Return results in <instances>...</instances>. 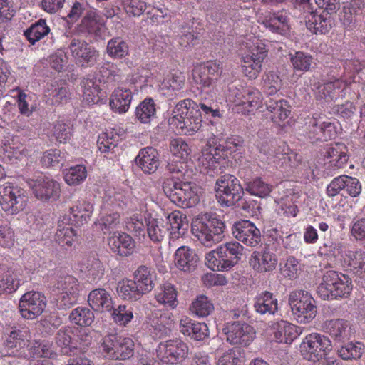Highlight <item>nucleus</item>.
Wrapping results in <instances>:
<instances>
[{
  "label": "nucleus",
  "instance_id": "1",
  "mask_svg": "<svg viewBox=\"0 0 365 365\" xmlns=\"http://www.w3.org/2000/svg\"><path fill=\"white\" fill-rule=\"evenodd\" d=\"M240 146V140L236 138H227L222 143H217L216 138H209L202 148L201 155L198 158L200 172L214 175L221 169L222 162L229 155L236 152Z\"/></svg>",
  "mask_w": 365,
  "mask_h": 365
},
{
  "label": "nucleus",
  "instance_id": "2",
  "mask_svg": "<svg viewBox=\"0 0 365 365\" xmlns=\"http://www.w3.org/2000/svg\"><path fill=\"white\" fill-rule=\"evenodd\" d=\"M169 123L182 135H193L202 127V118L197 103L191 98L180 101L172 110Z\"/></svg>",
  "mask_w": 365,
  "mask_h": 365
},
{
  "label": "nucleus",
  "instance_id": "3",
  "mask_svg": "<svg viewBox=\"0 0 365 365\" xmlns=\"http://www.w3.org/2000/svg\"><path fill=\"white\" fill-rule=\"evenodd\" d=\"M164 193L176 205L181 207H191L200 201L197 186L179 177L167 176L162 185Z\"/></svg>",
  "mask_w": 365,
  "mask_h": 365
},
{
  "label": "nucleus",
  "instance_id": "4",
  "mask_svg": "<svg viewBox=\"0 0 365 365\" xmlns=\"http://www.w3.org/2000/svg\"><path fill=\"white\" fill-rule=\"evenodd\" d=\"M91 220V212L83 205L71 207L68 214L61 216L58 222L56 240L63 246H71L76 238V232L73 227L75 222L78 226L87 223Z\"/></svg>",
  "mask_w": 365,
  "mask_h": 365
},
{
  "label": "nucleus",
  "instance_id": "5",
  "mask_svg": "<svg viewBox=\"0 0 365 365\" xmlns=\"http://www.w3.org/2000/svg\"><path fill=\"white\" fill-rule=\"evenodd\" d=\"M353 289L349 277L341 272L329 270L324 273L317 293L324 300L346 299Z\"/></svg>",
  "mask_w": 365,
  "mask_h": 365
},
{
  "label": "nucleus",
  "instance_id": "6",
  "mask_svg": "<svg viewBox=\"0 0 365 365\" xmlns=\"http://www.w3.org/2000/svg\"><path fill=\"white\" fill-rule=\"evenodd\" d=\"M262 93L255 87H234L229 90L228 101L232 110L244 115L254 114L262 106Z\"/></svg>",
  "mask_w": 365,
  "mask_h": 365
},
{
  "label": "nucleus",
  "instance_id": "7",
  "mask_svg": "<svg viewBox=\"0 0 365 365\" xmlns=\"http://www.w3.org/2000/svg\"><path fill=\"white\" fill-rule=\"evenodd\" d=\"M247 50L242 56V69L249 79H256L262 70L268 49L262 40L255 37L246 43Z\"/></svg>",
  "mask_w": 365,
  "mask_h": 365
},
{
  "label": "nucleus",
  "instance_id": "8",
  "mask_svg": "<svg viewBox=\"0 0 365 365\" xmlns=\"http://www.w3.org/2000/svg\"><path fill=\"white\" fill-rule=\"evenodd\" d=\"M331 350L332 342L330 338L318 332H312L306 335L299 347L302 357L312 362L327 358Z\"/></svg>",
  "mask_w": 365,
  "mask_h": 365
},
{
  "label": "nucleus",
  "instance_id": "9",
  "mask_svg": "<svg viewBox=\"0 0 365 365\" xmlns=\"http://www.w3.org/2000/svg\"><path fill=\"white\" fill-rule=\"evenodd\" d=\"M225 224L211 214L206 213L192 222V232L207 246L218 242L222 238Z\"/></svg>",
  "mask_w": 365,
  "mask_h": 365
},
{
  "label": "nucleus",
  "instance_id": "10",
  "mask_svg": "<svg viewBox=\"0 0 365 365\" xmlns=\"http://www.w3.org/2000/svg\"><path fill=\"white\" fill-rule=\"evenodd\" d=\"M305 133L312 143L328 141L337 135L333 120L324 114L317 113L306 119Z\"/></svg>",
  "mask_w": 365,
  "mask_h": 365
},
{
  "label": "nucleus",
  "instance_id": "11",
  "mask_svg": "<svg viewBox=\"0 0 365 365\" xmlns=\"http://www.w3.org/2000/svg\"><path fill=\"white\" fill-rule=\"evenodd\" d=\"M288 302L298 322L307 324L315 318L317 312L316 302L307 291L297 289L290 292Z\"/></svg>",
  "mask_w": 365,
  "mask_h": 365
},
{
  "label": "nucleus",
  "instance_id": "12",
  "mask_svg": "<svg viewBox=\"0 0 365 365\" xmlns=\"http://www.w3.org/2000/svg\"><path fill=\"white\" fill-rule=\"evenodd\" d=\"M134 341L130 337L118 334L105 336L101 342V349L105 357L113 360H125L134 354Z\"/></svg>",
  "mask_w": 365,
  "mask_h": 365
},
{
  "label": "nucleus",
  "instance_id": "13",
  "mask_svg": "<svg viewBox=\"0 0 365 365\" xmlns=\"http://www.w3.org/2000/svg\"><path fill=\"white\" fill-rule=\"evenodd\" d=\"M257 147L260 153L267 155L268 160L281 166L289 165L294 167L301 160L300 156L290 150L284 142L277 147L274 141L266 139L258 143Z\"/></svg>",
  "mask_w": 365,
  "mask_h": 365
},
{
  "label": "nucleus",
  "instance_id": "14",
  "mask_svg": "<svg viewBox=\"0 0 365 365\" xmlns=\"http://www.w3.org/2000/svg\"><path fill=\"white\" fill-rule=\"evenodd\" d=\"M28 195L24 189L11 184L0 186V205L9 215H16L27 205Z\"/></svg>",
  "mask_w": 365,
  "mask_h": 365
},
{
  "label": "nucleus",
  "instance_id": "15",
  "mask_svg": "<svg viewBox=\"0 0 365 365\" xmlns=\"http://www.w3.org/2000/svg\"><path fill=\"white\" fill-rule=\"evenodd\" d=\"M215 192L218 202L227 207L235 205L244 195L239 180L232 175L222 176L217 180Z\"/></svg>",
  "mask_w": 365,
  "mask_h": 365
},
{
  "label": "nucleus",
  "instance_id": "16",
  "mask_svg": "<svg viewBox=\"0 0 365 365\" xmlns=\"http://www.w3.org/2000/svg\"><path fill=\"white\" fill-rule=\"evenodd\" d=\"M27 184L39 200L56 201L61 195L59 182L50 177L41 175L35 179H29Z\"/></svg>",
  "mask_w": 365,
  "mask_h": 365
},
{
  "label": "nucleus",
  "instance_id": "17",
  "mask_svg": "<svg viewBox=\"0 0 365 365\" xmlns=\"http://www.w3.org/2000/svg\"><path fill=\"white\" fill-rule=\"evenodd\" d=\"M189 354L187 344L180 339L160 343L157 349L158 358L165 364H177L185 360Z\"/></svg>",
  "mask_w": 365,
  "mask_h": 365
},
{
  "label": "nucleus",
  "instance_id": "18",
  "mask_svg": "<svg viewBox=\"0 0 365 365\" xmlns=\"http://www.w3.org/2000/svg\"><path fill=\"white\" fill-rule=\"evenodd\" d=\"M46 304V299L43 294L38 292H28L20 298L19 312L22 317L34 319L44 312Z\"/></svg>",
  "mask_w": 365,
  "mask_h": 365
},
{
  "label": "nucleus",
  "instance_id": "19",
  "mask_svg": "<svg viewBox=\"0 0 365 365\" xmlns=\"http://www.w3.org/2000/svg\"><path fill=\"white\" fill-rule=\"evenodd\" d=\"M224 331L230 344L242 346H248L255 338L256 334L253 327L241 322L227 323Z\"/></svg>",
  "mask_w": 365,
  "mask_h": 365
},
{
  "label": "nucleus",
  "instance_id": "20",
  "mask_svg": "<svg viewBox=\"0 0 365 365\" xmlns=\"http://www.w3.org/2000/svg\"><path fill=\"white\" fill-rule=\"evenodd\" d=\"M322 330L335 342H344L354 335L351 323L342 318L327 319L322 324Z\"/></svg>",
  "mask_w": 365,
  "mask_h": 365
},
{
  "label": "nucleus",
  "instance_id": "21",
  "mask_svg": "<svg viewBox=\"0 0 365 365\" xmlns=\"http://www.w3.org/2000/svg\"><path fill=\"white\" fill-rule=\"evenodd\" d=\"M349 84H350V82L341 78H336L334 81H327L322 84L319 81L314 82L311 86L317 99L330 102L337 99L340 96V93L344 92Z\"/></svg>",
  "mask_w": 365,
  "mask_h": 365
},
{
  "label": "nucleus",
  "instance_id": "22",
  "mask_svg": "<svg viewBox=\"0 0 365 365\" xmlns=\"http://www.w3.org/2000/svg\"><path fill=\"white\" fill-rule=\"evenodd\" d=\"M235 237L247 246L256 247L261 242L260 230L250 220L235 222L232 227Z\"/></svg>",
  "mask_w": 365,
  "mask_h": 365
},
{
  "label": "nucleus",
  "instance_id": "23",
  "mask_svg": "<svg viewBox=\"0 0 365 365\" xmlns=\"http://www.w3.org/2000/svg\"><path fill=\"white\" fill-rule=\"evenodd\" d=\"M260 24L270 32L281 36L289 34L291 29L290 19L285 10L268 12Z\"/></svg>",
  "mask_w": 365,
  "mask_h": 365
},
{
  "label": "nucleus",
  "instance_id": "24",
  "mask_svg": "<svg viewBox=\"0 0 365 365\" xmlns=\"http://www.w3.org/2000/svg\"><path fill=\"white\" fill-rule=\"evenodd\" d=\"M76 280L71 276H66L58 282L56 302L58 309H68L77 301Z\"/></svg>",
  "mask_w": 365,
  "mask_h": 365
},
{
  "label": "nucleus",
  "instance_id": "25",
  "mask_svg": "<svg viewBox=\"0 0 365 365\" xmlns=\"http://www.w3.org/2000/svg\"><path fill=\"white\" fill-rule=\"evenodd\" d=\"M249 263L252 268L259 273L270 272L276 269L278 258L269 248L264 247L262 250L254 251Z\"/></svg>",
  "mask_w": 365,
  "mask_h": 365
},
{
  "label": "nucleus",
  "instance_id": "26",
  "mask_svg": "<svg viewBox=\"0 0 365 365\" xmlns=\"http://www.w3.org/2000/svg\"><path fill=\"white\" fill-rule=\"evenodd\" d=\"M108 244L111 251L121 257L131 256L135 252V240L124 232H115L108 237Z\"/></svg>",
  "mask_w": 365,
  "mask_h": 365
},
{
  "label": "nucleus",
  "instance_id": "27",
  "mask_svg": "<svg viewBox=\"0 0 365 365\" xmlns=\"http://www.w3.org/2000/svg\"><path fill=\"white\" fill-rule=\"evenodd\" d=\"M2 158L9 163H17L28 154L27 149L23 145L20 138L16 135H7L2 140Z\"/></svg>",
  "mask_w": 365,
  "mask_h": 365
},
{
  "label": "nucleus",
  "instance_id": "28",
  "mask_svg": "<svg viewBox=\"0 0 365 365\" xmlns=\"http://www.w3.org/2000/svg\"><path fill=\"white\" fill-rule=\"evenodd\" d=\"M30 336L27 330H13L6 338L0 349L1 356H15L19 349L27 345Z\"/></svg>",
  "mask_w": 365,
  "mask_h": 365
},
{
  "label": "nucleus",
  "instance_id": "29",
  "mask_svg": "<svg viewBox=\"0 0 365 365\" xmlns=\"http://www.w3.org/2000/svg\"><path fill=\"white\" fill-rule=\"evenodd\" d=\"M135 161L143 173L151 175L155 173L160 166V155L157 149L148 146L139 150Z\"/></svg>",
  "mask_w": 365,
  "mask_h": 365
},
{
  "label": "nucleus",
  "instance_id": "30",
  "mask_svg": "<svg viewBox=\"0 0 365 365\" xmlns=\"http://www.w3.org/2000/svg\"><path fill=\"white\" fill-rule=\"evenodd\" d=\"M304 19L308 30L315 34L327 33L331 27L332 19L325 12L318 14L313 11H304Z\"/></svg>",
  "mask_w": 365,
  "mask_h": 365
},
{
  "label": "nucleus",
  "instance_id": "31",
  "mask_svg": "<svg viewBox=\"0 0 365 365\" xmlns=\"http://www.w3.org/2000/svg\"><path fill=\"white\" fill-rule=\"evenodd\" d=\"M274 328L275 341L287 344H291L303 331L302 327L284 320L277 322Z\"/></svg>",
  "mask_w": 365,
  "mask_h": 365
},
{
  "label": "nucleus",
  "instance_id": "32",
  "mask_svg": "<svg viewBox=\"0 0 365 365\" xmlns=\"http://www.w3.org/2000/svg\"><path fill=\"white\" fill-rule=\"evenodd\" d=\"M91 314L89 309L78 307L71 312L69 317L71 322L81 327L78 331L80 336L81 340L84 341L87 344H90L91 341V336H90L91 330Z\"/></svg>",
  "mask_w": 365,
  "mask_h": 365
},
{
  "label": "nucleus",
  "instance_id": "33",
  "mask_svg": "<svg viewBox=\"0 0 365 365\" xmlns=\"http://www.w3.org/2000/svg\"><path fill=\"white\" fill-rule=\"evenodd\" d=\"M133 98V93L130 89L118 87L110 95L109 105L113 112L123 114L129 110Z\"/></svg>",
  "mask_w": 365,
  "mask_h": 365
},
{
  "label": "nucleus",
  "instance_id": "34",
  "mask_svg": "<svg viewBox=\"0 0 365 365\" xmlns=\"http://www.w3.org/2000/svg\"><path fill=\"white\" fill-rule=\"evenodd\" d=\"M348 148L343 143H334L327 145L325 149V158L334 169L344 168L349 160Z\"/></svg>",
  "mask_w": 365,
  "mask_h": 365
},
{
  "label": "nucleus",
  "instance_id": "35",
  "mask_svg": "<svg viewBox=\"0 0 365 365\" xmlns=\"http://www.w3.org/2000/svg\"><path fill=\"white\" fill-rule=\"evenodd\" d=\"M199 258L195 250L187 246H181L177 249L175 253V265L181 271L190 272L194 271Z\"/></svg>",
  "mask_w": 365,
  "mask_h": 365
},
{
  "label": "nucleus",
  "instance_id": "36",
  "mask_svg": "<svg viewBox=\"0 0 365 365\" xmlns=\"http://www.w3.org/2000/svg\"><path fill=\"white\" fill-rule=\"evenodd\" d=\"M205 264L212 271L226 272L237 263L236 260L230 258L228 252H225V255H220L219 247L206 255Z\"/></svg>",
  "mask_w": 365,
  "mask_h": 365
},
{
  "label": "nucleus",
  "instance_id": "37",
  "mask_svg": "<svg viewBox=\"0 0 365 365\" xmlns=\"http://www.w3.org/2000/svg\"><path fill=\"white\" fill-rule=\"evenodd\" d=\"M266 108L270 114V119L277 125L285 121L291 114V106L285 99L270 98L266 102Z\"/></svg>",
  "mask_w": 365,
  "mask_h": 365
},
{
  "label": "nucleus",
  "instance_id": "38",
  "mask_svg": "<svg viewBox=\"0 0 365 365\" xmlns=\"http://www.w3.org/2000/svg\"><path fill=\"white\" fill-rule=\"evenodd\" d=\"M156 302L166 309H174L178 304V291L170 283L160 285L155 292Z\"/></svg>",
  "mask_w": 365,
  "mask_h": 365
},
{
  "label": "nucleus",
  "instance_id": "39",
  "mask_svg": "<svg viewBox=\"0 0 365 365\" xmlns=\"http://www.w3.org/2000/svg\"><path fill=\"white\" fill-rule=\"evenodd\" d=\"M255 311L261 314H274L278 310V301L273 293L264 291L255 299Z\"/></svg>",
  "mask_w": 365,
  "mask_h": 365
},
{
  "label": "nucleus",
  "instance_id": "40",
  "mask_svg": "<svg viewBox=\"0 0 365 365\" xmlns=\"http://www.w3.org/2000/svg\"><path fill=\"white\" fill-rule=\"evenodd\" d=\"M135 119L142 124H150L156 118V104L148 97L141 101L135 110Z\"/></svg>",
  "mask_w": 365,
  "mask_h": 365
},
{
  "label": "nucleus",
  "instance_id": "41",
  "mask_svg": "<svg viewBox=\"0 0 365 365\" xmlns=\"http://www.w3.org/2000/svg\"><path fill=\"white\" fill-rule=\"evenodd\" d=\"M167 218L170 226L171 239L176 240L185 235L189 227L185 215L179 210H175Z\"/></svg>",
  "mask_w": 365,
  "mask_h": 365
},
{
  "label": "nucleus",
  "instance_id": "42",
  "mask_svg": "<svg viewBox=\"0 0 365 365\" xmlns=\"http://www.w3.org/2000/svg\"><path fill=\"white\" fill-rule=\"evenodd\" d=\"M133 281L143 294L151 292L155 287L153 274L145 265L139 266L134 272Z\"/></svg>",
  "mask_w": 365,
  "mask_h": 365
},
{
  "label": "nucleus",
  "instance_id": "43",
  "mask_svg": "<svg viewBox=\"0 0 365 365\" xmlns=\"http://www.w3.org/2000/svg\"><path fill=\"white\" fill-rule=\"evenodd\" d=\"M186 76L180 70L173 69L162 82V90H167V94L173 96L174 92L182 90L185 86Z\"/></svg>",
  "mask_w": 365,
  "mask_h": 365
},
{
  "label": "nucleus",
  "instance_id": "44",
  "mask_svg": "<svg viewBox=\"0 0 365 365\" xmlns=\"http://www.w3.org/2000/svg\"><path fill=\"white\" fill-rule=\"evenodd\" d=\"M117 292L124 300L135 302L144 295L133 279H123L118 283Z\"/></svg>",
  "mask_w": 365,
  "mask_h": 365
},
{
  "label": "nucleus",
  "instance_id": "45",
  "mask_svg": "<svg viewBox=\"0 0 365 365\" xmlns=\"http://www.w3.org/2000/svg\"><path fill=\"white\" fill-rule=\"evenodd\" d=\"M273 186L267 182L262 177H255L245 184V190L251 195L264 198L269 195Z\"/></svg>",
  "mask_w": 365,
  "mask_h": 365
},
{
  "label": "nucleus",
  "instance_id": "46",
  "mask_svg": "<svg viewBox=\"0 0 365 365\" xmlns=\"http://www.w3.org/2000/svg\"><path fill=\"white\" fill-rule=\"evenodd\" d=\"M364 345L359 341H350L341 346L337 349V355L344 361L359 359L364 354Z\"/></svg>",
  "mask_w": 365,
  "mask_h": 365
},
{
  "label": "nucleus",
  "instance_id": "47",
  "mask_svg": "<svg viewBox=\"0 0 365 365\" xmlns=\"http://www.w3.org/2000/svg\"><path fill=\"white\" fill-rule=\"evenodd\" d=\"M146 227L148 237L153 242H161L168 230L162 220L152 217L150 215H148Z\"/></svg>",
  "mask_w": 365,
  "mask_h": 365
},
{
  "label": "nucleus",
  "instance_id": "48",
  "mask_svg": "<svg viewBox=\"0 0 365 365\" xmlns=\"http://www.w3.org/2000/svg\"><path fill=\"white\" fill-rule=\"evenodd\" d=\"M214 309L213 303L204 294L197 296L190 307L191 313L200 318L209 316Z\"/></svg>",
  "mask_w": 365,
  "mask_h": 365
},
{
  "label": "nucleus",
  "instance_id": "49",
  "mask_svg": "<svg viewBox=\"0 0 365 365\" xmlns=\"http://www.w3.org/2000/svg\"><path fill=\"white\" fill-rule=\"evenodd\" d=\"M172 320L163 315L151 319L149 322V331L154 338L161 339L170 332Z\"/></svg>",
  "mask_w": 365,
  "mask_h": 365
},
{
  "label": "nucleus",
  "instance_id": "50",
  "mask_svg": "<svg viewBox=\"0 0 365 365\" xmlns=\"http://www.w3.org/2000/svg\"><path fill=\"white\" fill-rule=\"evenodd\" d=\"M121 139L115 129L107 130L99 135L97 145L103 153L113 151Z\"/></svg>",
  "mask_w": 365,
  "mask_h": 365
},
{
  "label": "nucleus",
  "instance_id": "51",
  "mask_svg": "<svg viewBox=\"0 0 365 365\" xmlns=\"http://www.w3.org/2000/svg\"><path fill=\"white\" fill-rule=\"evenodd\" d=\"M113 307L110 294L104 289L93 290V311H109Z\"/></svg>",
  "mask_w": 365,
  "mask_h": 365
},
{
  "label": "nucleus",
  "instance_id": "52",
  "mask_svg": "<svg viewBox=\"0 0 365 365\" xmlns=\"http://www.w3.org/2000/svg\"><path fill=\"white\" fill-rule=\"evenodd\" d=\"M70 49L73 56L82 66H84L85 63H89L91 58V48L88 43L85 41L74 40L71 43Z\"/></svg>",
  "mask_w": 365,
  "mask_h": 365
},
{
  "label": "nucleus",
  "instance_id": "53",
  "mask_svg": "<svg viewBox=\"0 0 365 365\" xmlns=\"http://www.w3.org/2000/svg\"><path fill=\"white\" fill-rule=\"evenodd\" d=\"M49 32L50 28L47 26L46 20L40 19L24 31V36L34 45L36 42L48 35Z\"/></svg>",
  "mask_w": 365,
  "mask_h": 365
},
{
  "label": "nucleus",
  "instance_id": "54",
  "mask_svg": "<svg viewBox=\"0 0 365 365\" xmlns=\"http://www.w3.org/2000/svg\"><path fill=\"white\" fill-rule=\"evenodd\" d=\"M107 53L114 58H122L129 53L128 43L120 37H115L108 42Z\"/></svg>",
  "mask_w": 365,
  "mask_h": 365
},
{
  "label": "nucleus",
  "instance_id": "55",
  "mask_svg": "<svg viewBox=\"0 0 365 365\" xmlns=\"http://www.w3.org/2000/svg\"><path fill=\"white\" fill-rule=\"evenodd\" d=\"M72 336L73 331L69 327H62L58 331L56 344L63 354H69L72 351Z\"/></svg>",
  "mask_w": 365,
  "mask_h": 365
},
{
  "label": "nucleus",
  "instance_id": "56",
  "mask_svg": "<svg viewBox=\"0 0 365 365\" xmlns=\"http://www.w3.org/2000/svg\"><path fill=\"white\" fill-rule=\"evenodd\" d=\"M245 359L243 350L239 347H234L218 359L217 365H242Z\"/></svg>",
  "mask_w": 365,
  "mask_h": 365
},
{
  "label": "nucleus",
  "instance_id": "57",
  "mask_svg": "<svg viewBox=\"0 0 365 365\" xmlns=\"http://www.w3.org/2000/svg\"><path fill=\"white\" fill-rule=\"evenodd\" d=\"M299 195L294 192L282 198L279 208V213L287 217H296L299 212L297 205Z\"/></svg>",
  "mask_w": 365,
  "mask_h": 365
},
{
  "label": "nucleus",
  "instance_id": "58",
  "mask_svg": "<svg viewBox=\"0 0 365 365\" xmlns=\"http://www.w3.org/2000/svg\"><path fill=\"white\" fill-rule=\"evenodd\" d=\"M170 150L173 158L185 161L191 153L189 145L182 139H173L170 145Z\"/></svg>",
  "mask_w": 365,
  "mask_h": 365
},
{
  "label": "nucleus",
  "instance_id": "59",
  "mask_svg": "<svg viewBox=\"0 0 365 365\" xmlns=\"http://www.w3.org/2000/svg\"><path fill=\"white\" fill-rule=\"evenodd\" d=\"M86 168L82 165L71 167L64 173L66 182L70 185H75L82 182L86 178Z\"/></svg>",
  "mask_w": 365,
  "mask_h": 365
},
{
  "label": "nucleus",
  "instance_id": "60",
  "mask_svg": "<svg viewBox=\"0 0 365 365\" xmlns=\"http://www.w3.org/2000/svg\"><path fill=\"white\" fill-rule=\"evenodd\" d=\"M312 56L302 51H296L291 55L290 61L294 70L299 71H308L312 63Z\"/></svg>",
  "mask_w": 365,
  "mask_h": 365
},
{
  "label": "nucleus",
  "instance_id": "61",
  "mask_svg": "<svg viewBox=\"0 0 365 365\" xmlns=\"http://www.w3.org/2000/svg\"><path fill=\"white\" fill-rule=\"evenodd\" d=\"M111 316L115 323L120 327H125L133 319V309L125 305H119L113 309Z\"/></svg>",
  "mask_w": 365,
  "mask_h": 365
},
{
  "label": "nucleus",
  "instance_id": "62",
  "mask_svg": "<svg viewBox=\"0 0 365 365\" xmlns=\"http://www.w3.org/2000/svg\"><path fill=\"white\" fill-rule=\"evenodd\" d=\"M148 216L135 213L128 217L125 220L126 229L135 235H141L145 230V224L147 225Z\"/></svg>",
  "mask_w": 365,
  "mask_h": 365
},
{
  "label": "nucleus",
  "instance_id": "63",
  "mask_svg": "<svg viewBox=\"0 0 365 365\" xmlns=\"http://www.w3.org/2000/svg\"><path fill=\"white\" fill-rule=\"evenodd\" d=\"M264 86L268 95L277 93L282 88V80L279 76L274 71H269L263 76Z\"/></svg>",
  "mask_w": 365,
  "mask_h": 365
},
{
  "label": "nucleus",
  "instance_id": "64",
  "mask_svg": "<svg viewBox=\"0 0 365 365\" xmlns=\"http://www.w3.org/2000/svg\"><path fill=\"white\" fill-rule=\"evenodd\" d=\"M19 285V281L13 277L11 270L5 271L0 268V292H11L15 291Z\"/></svg>",
  "mask_w": 365,
  "mask_h": 365
}]
</instances>
